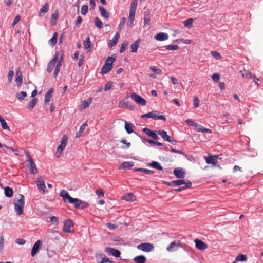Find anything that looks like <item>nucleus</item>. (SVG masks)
<instances>
[{
	"label": "nucleus",
	"instance_id": "6e6d98bb",
	"mask_svg": "<svg viewBox=\"0 0 263 263\" xmlns=\"http://www.w3.org/2000/svg\"><path fill=\"white\" fill-rule=\"evenodd\" d=\"M193 20L192 18H189L185 20L183 24L185 27H192Z\"/></svg>",
	"mask_w": 263,
	"mask_h": 263
},
{
	"label": "nucleus",
	"instance_id": "58836bf2",
	"mask_svg": "<svg viewBox=\"0 0 263 263\" xmlns=\"http://www.w3.org/2000/svg\"><path fill=\"white\" fill-rule=\"evenodd\" d=\"M247 259V256L243 254H239L235 258V260L232 263H235L238 261H245Z\"/></svg>",
	"mask_w": 263,
	"mask_h": 263
},
{
	"label": "nucleus",
	"instance_id": "20e7f679",
	"mask_svg": "<svg viewBox=\"0 0 263 263\" xmlns=\"http://www.w3.org/2000/svg\"><path fill=\"white\" fill-rule=\"evenodd\" d=\"M143 119L153 118L155 120H166L165 117L163 115H160V112L158 110L152 111L150 112L141 115Z\"/></svg>",
	"mask_w": 263,
	"mask_h": 263
},
{
	"label": "nucleus",
	"instance_id": "49530a36",
	"mask_svg": "<svg viewBox=\"0 0 263 263\" xmlns=\"http://www.w3.org/2000/svg\"><path fill=\"white\" fill-rule=\"evenodd\" d=\"M48 9H49V5H48V3H46L44 6H43L42 8L40 10V13L39 14L40 16H42V13L45 14V13L47 12L48 11Z\"/></svg>",
	"mask_w": 263,
	"mask_h": 263
},
{
	"label": "nucleus",
	"instance_id": "473e14b6",
	"mask_svg": "<svg viewBox=\"0 0 263 263\" xmlns=\"http://www.w3.org/2000/svg\"><path fill=\"white\" fill-rule=\"evenodd\" d=\"M140 39L137 40L134 44H132L130 46L132 49V52H136L138 47H139Z\"/></svg>",
	"mask_w": 263,
	"mask_h": 263
},
{
	"label": "nucleus",
	"instance_id": "c03bdc74",
	"mask_svg": "<svg viewBox=\"0 0 263 263\" xmlns=\"http://www.w3.org/2000/svg\"><path fill=\"white\" fill-rule=\"evenodd\" d=\"M149 165L158 170L161 171L163 170V167H162V166L160 165L159 163H158L157 161H153L149 164Z\"/></svg>",
	"mask_w": 263,
	"mask_h": 263
},
{
	"label": "nucleus",
	"instance_id": "603ef678",
	"mask_svg": "<svg viewBox=\"0 0 263 263\" xmlns=\"http://www.w3.org/2000/svg\"><path fill=\"white\" fill-rule=\"evenodd\" d=\"M125 22H126V18L125 17L122 18V19L121 20L120 22L118 25V29L119 30L118 32L122 30V28L123 27L124 25L125 24Z\"/></svg>",
	"mask_w": 263,
	"mask_h": 263
},
{
	"label": "nucleus",
	"instance_id": "ea45409f",
	"mask_svg": "<svg viewBox=\"0 0 263 263\" xmlns=\"http://www.w3.org/2000/svg\"><path fill=\"white\" fill-rule=\"evenodd\" d=\"M37 98H33L32 100H31L28 104V106H27L28 108H29L30 109H32L34 107V106H35V105L37 103Z\"/></svg>",
	"mask_w": 263,
	"mask_h": 263
},
{
	"label": "nucleus",
	"instance_id": "c756f323",
	"mask_svg": "<svg viewBox=\"0 0 263 263\" xmlns=\"http://www.w3.org/2000/svg\"><path fill=\"white\" fill-rule=\"evenodd\" d=\"M112 68V65L108 64V63H105L101 69V73L102 74L107 73L110 71Z\"/></svg>",
	"mask_w": 263,
	"mask_h": 263
},
{
	"label": "nucleus",
	"instance_id": "bf43d9fd",
	"mask_svg": "<svg viewBox=\"0 0 263 263\" xmlns=\"http://www.w3.org/2000/svg\"><path fill=\"white\" fill-rule=\"evenodd\" d=\"M211 77L212 80L215 82H218L220 80V75L217 73H214Z\"/></svg>",
	"mask_w": 263,
	"mask_h": 263
},
{
	"label": "nucleus",
	"instance_id": "a878e982",
	"mask_svg": "<svg viewBox=\"0 0 263 263\" xmlns=\"http://www.w3.org/2000/svg\"><path fill=\"white\" fill-rule=\"evenodd\" d=\"M84 48L87 53L89 52L91 50V47L90 44V39L89 37H87L83 43Z\"/></svg>",
	"mask_w": 263,
	"mask_h": 263
},
{
	"label": "nucleus",
	"instance_id": "2eb2a0df",
	"mask_svg": "<svg viewBox=\"0 0 263 263\" xmlns=\"http://www.w3.org/2000/svg\"><path fill=\"white\" fill-rule=\"evenodd\" d=\"M194 242L196 247L200 251H204L208 248V245L201 240L196 239Z\"/></svg>",
	"mask_w": 263,
	"mask_h": 263
},
{
	"label": "nucleus",
	"instance_id": "6e6552de",
	"mask_svg": "<svg viewBox=\"0 0 263 263\" xmlns=\"http://www.w3.org/2000/svg\"><path fill=\"white\" fill-rule=\"evenodd\" d=\"M70 203L73 204L76 209H83L88 206V204L87 203L77 198H73Z\"/></svg>",
	"mask_w": 263,
	"mask_h": 263
},
{
	"label": "nucleus",
	"instance_id": "09e8293b",
	"mask_svg": "<svg viewBox=\"0 0 263 263\" xmlns=\"http://www.w3.org/2000/svg\"><path fill=\"white\" fill-rule=\"evenodd\" d=\"M58 33L54 32L52 37L49 40L50 44L54 46L57 43Z\"/></svg>",
	"mask_w": 263,
	"mask_h": 263
},
{
	"label": "nucleus",
	"instance_id": "b1692460",
	"mask_svg": "<svg viewBox=\"0 0 263 263\" xmlns=\"http://www.w3.org/2000/svg\"><path fill=\"white\" fill-rule=\"evenodd\" d=\"M42 242L41 240H37L33 245L31 250V256H34L38 252Z\"/></svg>",
	"mask_w": 263,
	"mask_h": 263
},
{
	"label": "nucleus",
	"instance_id": "c9c22d12",
	"mask_svg": "<svg viewBox=\"0 0 263 263\" xmlns=\"http://www.w3.org/2000/svg\"><path fill=\"white\" fill-rule=\"evenodd\" d=\"M101 15L102 17L108 18L109 17V13L106 11V9L101 6L99 7Z\"/></svg>",
	"mask_w": 263,
	"mask_h": 263
},
{
	"label": "nucleus",
	"instance_id": "7ed1b4c3",
	"mask_svg": "<svg viewBox=\"0 0 263 263\" xmlns=\"http://www.w3.org/2000/svg\"><path fill=\"white\" fill-rule=\"evenodd\" d=\"M24 203V197L22 195H20V199L14 200V209L16 213L18 215H21L23 213Z\"/></svg>",
	"mask_w": 263,
	"mask_h": 263
},
{
	"label": "nucleus",
	"instance_id": "338daca9",
	"mask_svg": "<svg viewBox=\"0 0 263 263\" xmlns=\"http://www.w3.org/2000/svg\"><path fill=\"white\" fill-rule=\"evenodd\" d=\"M186 123L188 125H190V126H194V127H196V125H197V124H196V123H195L193 120H190V119H187V120H186Z\"/></svg>",
	"mask_w": 263,
	"mask_h": 263
},
{
	"label": "nucleus",
	"instance_id": "37998d69",
	"mask_svg": "<svg viewBox=\"0 0 263 263\" xmlns=\"http://www.w3.org/2000/svg\"><path fill=\"white\" fill-rule=\"evenodd\" d=\"M134 166V162H123L121 167L123 169H128Z\"/></svg>",
	"mask_w": 263,
	"mask_h": 263
},
{
	"label": "nucleus",
	"instance_id": "0eeeda50",
	"mask_svg": "<svg viewBox=\"0 0 263 263\" xmlns=\"http://www.w3.org/2000/svg\"><path fill=\"white\" fill-rule=\"evenodd\" d=\"M182 248V245L180 240L172 242L166 248V250L169 252H175L179 248Z\"/></svg>",
	"mask_w": 263,
	"mask_h": 263
},
{
	"label": "nucleus",
	"instance_id": "ddd939ff",
	"mask_svg": "<svg viewBox=\"0 0 263 263\" xmlns=\"http://www.w3.org/2000/svg\"><path fill=\"white\" fill-rule=\"evenodd\" d=\"M218 157L217 155L211 156L209 155L208 157H204V159L207 164H211L213 166H215L218 163Z\"/></svg>",
	"mask_w": 263,
	"mask_h": 263
},
{
	"label": "nucleus",
	"instance_id": "13d9d810",
	"mask_svg": "<svg viewBox=\"0 0 263 263\" xmlns=\"http://www.w3.org/2000/svg\"><path fill=\"white\" fill-rule=\"evenodd\" d=\"M128 43L127 41H124L121 45V46L120 49V52L122 53L126 49V47L128 46Z\"/></svg>",
	"mask_w": 263,
	"mask_h": 263
},
{
	"label": "nucleus",
	"instance_id": "6ab92c4d",
	"mask_svg": "<svg viewBox=\"0 0 263 263\" xmlns=\"http://www.w3.org/2000/svg\"><path fill=\"white\" fill-rule=\"evenodd\" d=\"M154 39L157 41H163L167 40L168 35L166 33L160 32L154 36Z\"/></svg>",
	"mask_w": 263,
	"mask_h": 263
},
{
	"label": "nucleus",
	"instance_id": "423d86ee",
	"mask_svg": "<svg viewBox=\"0 0 263 263\" xmlns=\"http://www.w3.org/2000/svg\"><path fill=\"white\" fill-rule=\"evenodd\" d=\"M68 137L66 135H64L61 140L60 144L58 146L57 149L56 155L57 157H59L63 151L65 149L67 143Z\"/></svg>",
	"mask_w": 263,
	"mask_h": 263
},
{
	"label": "nucleus",
	"instance_id": "774afa93",
	"mask_svg": "<svg viewBox=\"0 0 263 263\" xmlns=\"http://www.w3.org/2000/svg\"><path fill=\"white\" fill-rule=\"evenodd\" d=\"M15 242L18 245H24L26 243V241L21 238H17L15 240Z\"/></svg>",
	"mask_w": 263,
	"mask_h": 263
},
{
	"label": "nucleus",
	"instance_id": "a211bd4d",
	"mask_svg": "<svg viewBox=\"0 0 263 263\" xmlns=\"http://www.w3.org/2000/svg\"><path fill=\"white\" fill-rule=\"evenodd\" d=\"M158 134L166 141L170 142L172 143L174 141V140H172L171 137L167 134L166 132L163 130H159L158 131Z\"/></svg>",
	"mask_w": 263,
	"mask_h": 263
},
{
	"label": "nucleus",
	"instance_id": "4d7b16f0",
	"mask_svg": "<svg viewBox=\"0 0 263 263\" xmlns=\"http://www.w3.org/2000/svg\"><path fill=\"white\" fill-rule=\"evenodd\" d=\"M88 7L87 5H83L81 7V12L83 15H85L87 13Z\"/></svg>",
	"mask_w": 263,
	"mask_h": 263
},
{
	"label": "nucleus",
	"instance_id": "aec40b11",
	"mask_svg": "<svg viewBox=\"0 0 263 263\" xmlns=\"http://www.w3.org/2000/svg\"><path fill=\"white\" fill-rule=\"evenodd\" d=\"M98 263H112V261L107 258L104 254H101L97 257Z\"/></svg>",
	"mask_w": 263,
	"mask_h": 263
},
{
	"label": "nucleus",
	"instance_id": "e433bc0d",
	"mask_svg": "<svg viewBox=\"0 0 263 263\" xmlns=\"http://www.w3.org/2000/svg\"><path fill=\"white\" fill-rule=\"evenodd\" d=\"M124 127L128 134H131L133 132V125L132 123H128L125 121Z\"/></svg>",
	"mask_w": 263,
	"mask_h": 263
},
{
	"label": "nucleus",
	"instance_id": "79ce46f5",
	"mask_svg": "<svg viewBox=\"0 0 263 263\" xmlns=\"http://www.w3.org/2000/svg\"><path fill=\"white\" fill-rule=\"evenodd\" d=\"M0 122L3 129L10 130L9 127L7 125L4 119L0 115Z\"/></svg>",
	"mask_w": 263,
	"mask_h": 263
},
{
	"label": "nucleus",
	"instance_id": "0e129e2a",
	"mask_svg": "<svg viewBox=\"0 0 263 263\" xmlns=\"http://www.w3.org/2000/svg\"><path fill=\"white\" fill-rule=\"evenodd\" d=\"M112 86V84L111 82H108L105 85L104 87V90L107 91L110 90Z\"/></svg>",
	"mask_w": 263,
	"mask_h": 263
},
{
	"label": "nucleus",
	"instance_id": "3c124183",
	"mask_svg": "<svg viewBox=\"0 0 263 263\" xmlns=\"http://www.w3.org/2000/svg\"><path fill=\"white\" fill-rule=\"evenodd\" d=\"M167 50H175L179 49V46L177 45H168L165 46Z\"/></svg>",
	"mask_w": 263,
	"mask_h": 263
},
{
	"label": "nucleus",
	"instance_id": "f704fd0d",
	"mask_svg": "<svg viewBox=\"0 0 263 263\" xmlns=\"http://www.w3.org/2000/svg\"><path fill=\"white\" fill-rule=\"evenodd\" d=\"M87 125V122H85L80 126L79 132L76 134V138H78L81 136Z\"/></svg>",
	"mask_w": 263,
	"mask_h": 263
},
{
	"label": "nucleus",
	"instance_id": "69168bd1",
	"mask_svg": "<svg viewBox=\"0 0 263 263\" xmlns=\"http://www.w3.org/2000/svg\"><path fill=\"white\" fill-rule=\"evenodd\" d=\"M128 103L127 102H125L124 101H120L119 103V106L120 107H127Z\"/></svg>",
	"mask_w": 263,
	"mask_h": 263
},
{
	"label": "nucleus",
	"instance_id": "4c0bfd02",
	"mask_svg": "<svg viewBox=\"0 0 263 263\" xmlns=\"http://www.w3.org/2000/svg\"><path fill=\"white\" fill-rule=\"evenodd\" d=\"M241 72L242 73V77L247 79H251L253 76L248 70L243 69L241 71Z\"/></svg>",
	"mask_w": 263,
	"mask_h": 263
},
{
	"label": "nucleus",
	"instance_id": "680f3d73",
	"mask_svg": "<svg viewBox=\"0 0 263 263\" xmlns=\"http://www.w3.org/2000/svg\"><path fill=\"white\" fill-rule=\"evenodd\" d=\"M116 59L115 58L112 57H108L105 63H108V64L112 65V63L115 61Z\"/></svg>",
	"mask_w": 263,
	"mask_h": 263
},
{
	"label": "nucleus",
	"instance_id": "e2e57ef3",
	"mask_svg": "<svg viewBox=\"0 0 263 263\" xmlns=\"http://www.w3.org/2000/svg\"><path fill=\"white\" fill-rule=\"evenodd\" d=\"M120 142L121 143H122L123 144H125V146H122V149H126V148H128L130 146V143L129 142H127L125 140H121Z\"/></svg>",
	"mask_w": 263,
	"mask_h": 263
},
{
	"label": "nucleus",
	"instance_id": "de8ad7c7",
	"mask_svg": "<svg viewBox=\"0 0 263 263\" xmlns=\"http://www.w3.org/2000/svg\"><path fill=\"white\" fill-rule=\"evenodd\" d=\"M91 102V98L88 99L87 100H84L82 102V106L84 109L88 107Z\"/></svg>",
	"mask_w": 263,
	"mask_h": 263
},
{
	"label": "nucleus",
	"instance_id": "412c9836",
	"mask_svg": "<svg viewBox=\"0 0 263 263\" xmlns=\"http://www.w3.org/2000/svg\"><path fill=\"white\" fill-rule=\"evenodd\" d=\"M15 82L19 86L22 84L23 82L22 72L20 67L17 68L16 70Z\"/></svg>",
	"mask_w": 263,
	"mask_h": 263
},
{
	"label": "nucleus",
	"instance_id": "c85d7f7f",
	"mask_svg": "<svg viewBox=\"0 0 263 263\" xmlns=\"http://www.w3.org/2000/svg\"><path fill=\"white\" fill-rule=\"evenodd\" d=\"M144 27H146V26H149L151 22V15L149 11H146L144 13Z\"/></svg>",
	"mask_w": 263,
	"mask_h": 263
},
{
	"label": "nucleus",
	"instance_id": "9b49d317",
	"mask_svg": "<svg viewBox=\"0 0 263 263\" xmlns=\"http://www.w3.org/2000/svg\"><path fill=\"white\" fill-rule=\"evenodd\" d=\"M73 225L72 220L68 219L64 221L62 230L65 233H71L72 232L71 228H73Z\"/></svg>",
	"mask_w": 263,
	"mask_h": 263
},
{
	"label": "nucleus",
	"instance_id": "2f4dec72",
	"mask_svg": "<svg viewBox=\"0 0 263 263\" xmlns=\"http://www.w3.org/2000/svg\"><path fill=\"white\" fill-rule=\"evenodd\" d=\"M53 92V89H50L45 94V103H48L52 96V93Z\"/></svg>",
	"mask_w": 263,
	"mask_h": 263
},
{
	"label": "nucleus",
	"instance_id": "052dcab7",
	"mask_svg": "<svg viewBox=\"0 0 263 263\" xmlns=\"http://www.w3.org/2000/svg\"><path fill=\"white\" fill-rule=\"evenodd\" d=\"M200 100L198 97L195 96L194 97V106L195 108H197L199 106Z\"/></svg>",
	"mask_w": 263,
	"mask_h": 263
},
{
	"label": "nucleus",
	"instance_id": "cd10ccee",
	"mask_svg": "<svg viewBox=\"0 0 263 263\" xmlns=\"http://www.w3.org/2000/svg\"><path fill=\"white\" fill-rule=\"evenodd\" d=\"M122 199L130 202L135 201L136 198L133 194L127 193L122 197Z\"/></svg>",
	"mask_w": 263,
	"mask_h": 263
},
{
	"label": "nucleus",
	"instance_id": "bb28decb",
	"mask_svg": "<svg viewBox=\"0 0 263 263\" xmlns=\"http://www.w3.org/2000/svg\"><path fill=\"white\" fill-rule=\"evenodd\" d=\"M143 131L144 133L154 139H157L158 138L157 135L154 132L148 128H144L143 129Z\"/></svg>",
	"mask_w": 263,
	"mask_h": 263
},
{
	"label": "nucleus",
	"instance_id": "8fccbe9b",
	"mask_svg": "<svg viewBox=\"0 0 263 263\" xmlns=\"http://www.w3.org/2000/svg\"><path fill=\"white\" fill-rule=\"evenodd\" d=\"M27 96V93L25 91H21L20 93L16 94V97L19 100H23Z\"/></svg>",
	"mask_w": 263,
	"mask_h": 263
},
{
	"label": "nucleus",
	"instance_id": "5701e85b",
	"mask_svg": "<svg viewBox=\"0 0 263 263\" xmlns=\"http://www.w3.org/2000/svg\"><path fill=\"white\" fill-rule=\"evenodd\" d=\"M120 38V34L119 32H117L114 38L112 40H109V42L108 43V47H112L113 46H115L119 40Z\"/></svg>",
	"mask_w": 263,
	"mask_h": 263
},
{
	"label": "nucleus",
	"instance_id": "7c9ffc66",
	"mask_svg": "<svg viewBox=\"0 0 263 263\" xmlns=\"http://www.w3.org/2000/svg\"><path fill=\"white\" fill-rule=\"evenodd\" d=\"M133 260L135 263H145L146 258L143 255H139L135 257Z\"/></svg>",
	"mask_w": 263,
	"mask_h": 263
},
{
	"label": "nucleus",
	"instance_id": "a18cd8bd",
	"mask_svg": "<svg viewBox=\"0 0 263 263\" xmlns=\"http://www.w3.org/2000/svg\"><path fill=\"white\" fill-rule=\"evenodd\" d=\"M95 25L99 29L103 28V23L100 19L96 17L95 18Z\"/></svg>",
	"mask_w": 263,
	"mask_h": 263
},
{
	"label": "nucleus",
	"instance_id": "f8f14e48",
	"mask_svg": "<svg viewBox=\"0 0 263 263\" xmlns=\"http://www.w3.org/2000/svg\"><path fill=\"white\" fill-rule=\"evenodd\" d=\"M58 59H59V53L57 52L55 54L53 58L48 63L47 68V71L48 72L50 73L52 71Z\"/></svg>",
	"mask_w": 263,
	"mask_h": 263
},
{
	"label": "nucleus",
	"instance_id": "f3484780",
	"mask_svg": "<svg viewBox=\"0 0 263 263\" xmlns=\"http://www.w3.org/2000/svg\"><path fill=\"white\" fill-rule=\"evenodd\" d=\"M174 174L177 178L183 179L184 178L185 172L183 168H176L174 170Z\"/></svg>",
	"mask_w": 263,
	"mask_h": 263
},
{
	"label": "nucleus",
	"instance_id": "393cba45",
	"mask_svg": "<svg viewBox=\"0 0 263 263\" xmlns=\"http://www.w3.org/2000/svg\"><path fill=\"white\" fill-rule=\"evenodd\" d=\"M63 56H64V54L63 53H62L60 58V60H59V61L55 66V69H54V75L55 77H57V76L59 73V72L60 70V67L62 65V61H63Z\"/></svg>",
	"mask_w": 263,
	"mask_h": 263
},
{
	"label": "nucleus",
	"instance_id": "f03ea898",
	"mask_svg": "<svg viewBox=\"0 0 263 263\" xmlns=\"http://www.w3.org/2000/svg\"><path fill=\"white\" fill-rule=\"evenodd\" d=\"M137 4L138 0L132 1L129 10L128 22L127 23L128 26H129L130 28L133 27L134 25L133 23L135 20V16L136 14Z\"/></svg>",
	"mask_w": 263,
	"mask_h": 263
},
{
	"label": "nucleus",
	"instance_id": "864d4df0",
	"mask_svg": "<svg viewBox=\"0 0 263 263\" xmlns=\"http://www.w3.org/2000/svg\"><path fill=\"white\" fill-rule=\"evenodd\" d=\"M150 69L152 71L158 74H161L162 73L161 69L158 68L157 66H151Z\"/></svg>",
	"mask_w": 263,
	"mask_h": 263
},
{
	"label": "nucleus",
	"instance_id": "39448f33",
	"mask_svg": "<svg viewBox=\"0 0 263 263\" xmlns=\"http://www.w3.org/2000/svg\"><path fill=\"white\" fill-rule=\"evenodd\" d=\"M24 153L27 158L26 161L28 163V167L32 174H35L37 173V170L33 159L30 156L29 152L24 151Z\"/></svg>",
	"mask_w": 263,
	"mask_h": 263
},
{
	"label": "nucleus",
	"instance_id": "f257e3e1",
	"mask_svg": "<svg viewBox=\"0 0 263 263\" xmlns=\"http://www.w3.org/2000/svg\"><path fill=\"white\" fill-rule=\"evenodd\" d=\"M164 183L168 186L175 187L174 191L176 192H180L186 189L191 187V182H164Z\"/></svg>",
	"mask_w": 263,
	"mask_h": 263
},
{
	"label": "nucleus",
	"instance_id": "9d476101",
	"mask_svg": "<svg viewBox=\"0 0 263 263\" xmlns=\"http://www.w3.org/2000/svg\"><path fill=\"white\" fill-rule=\"evenodd\" d=\"M137 248L142 251L149 252L154 249V246L152 243L145 242L139 245Z\"/></svg>",
	"mask_w": 263,
	"mask_h": 263
},
{
	"label": "nucleus",
	"instance_id": "1a4fd4ad",
	"mask_svg": "<svg viewBox=\"0 0 263 263\" xmlns=\"http://www.w3.org/2000/svg\"><path fill=\"white\" fill-rule=\"evenodd\" d=\"M131 98L137 104L142 106H145L146 104V101L140 96L133 92L130 95Z\"/></svg>",
	"mask_w": 263,
	"mask_h": 263
},
{
	"label": "nucleus",
	"instance_id": "4be33fe9",
	"mask_svg": "<svg viewBox=\"0 0 263 263\" xmlns=\"http://www.w3.org/2000/svg\"><path fill=\"white\" fill-rule=\"evenodd\" d=\"M37 186L39 191L42 194H45L48 192V191L46 189L45 182H37Z\"/></svg>",
	"mask_w": 263,
	"mask_h": 263
},
{
	"label": "nucleus",
	"instance_id": "72a5a7b5",
	"mask_svg": "<svg viewBox=\"0 0 263 263\" xmlns=\"http://www.w3.org/2000/svg\"><path fill=\"white\" fill-rule=\"evenodd\" d=\"M195 128H196V130L198 132L208 133H211V130L210 129L204 128L202 126L199 125V124H197Z\"/></svg>",
	"mask_w": 263,
	"mask_h": 263
},
{
	"label": "nucleus",
	"instance_id": "a19ab883",
	"mask_svg": "<svg viewBox=\"0 0 263 263\" xmlns=\"http://www.w3.org/2000/svg\"><path fill=\"white\" fill-rule=\"evenodd\" d=\"M5 195L6 196L8 197H11L13 196V190L9 187H6L5 189Z\"/></svg>",
	"mask_w": 263,
	"mask_h": 263
},
{
	"label": "nucleus",
	"instance_id": "5fc2aeb1",
	"mask_svg": "<svg viewBox=\"0 0 263 263\" xmlns=\"http://www.w3.org/2000/svg\"><path fill=\"white\" fill-rule=\"evenodd\" d=\"M211 54L216 60H220L221 59L220 53L216 51H211Z\"/></svg>",
	"mask_w": 263,
	"mask_h": 263
},
{
	"label": "nucleus",
	"instance_id": "4468645a",
	"mask_svg": "<svg viewBox=\"0 0 263 263\" xmlns=\"http://www.w3.org/2000/svg\"><path fill=\"white\" fill-rule=\"evenodd\" d=\"M105 252L106 253L111 255L113 256H115L116 257H120L121 254L120 251L110 247H106L105 249Z\"/></svg>",
	"mask_w": 263,
	"mask_h": 263
},
{
	"label": "nucleus",
	"instance_id": "dca6fc26",
	"mask_svg": "<svg viewBox=\"0 0 263 263\" xmlns=\"http://www.w3.org/2000/svg\"><path fill=\"white\" fill-rule=\"evenodd\" d=\"M60 195V196H61L63 198V200L65 201H67L69 203H70L73 199V198H72L69 195L68 192L64 190L61 191Z\"/></svg>",
	"mask_w": 263,
	"mask_h": 263
}]
</instances>
